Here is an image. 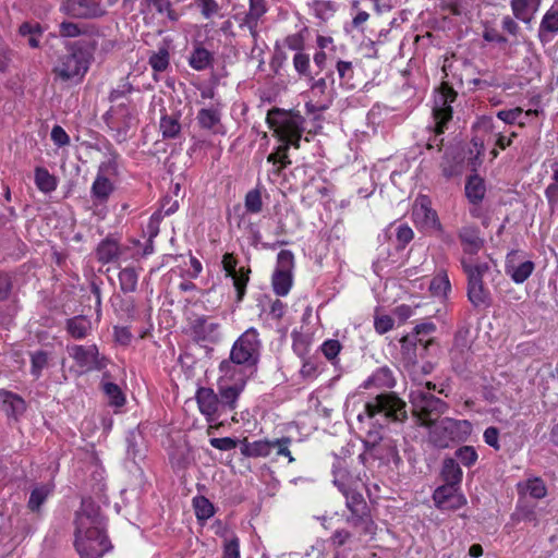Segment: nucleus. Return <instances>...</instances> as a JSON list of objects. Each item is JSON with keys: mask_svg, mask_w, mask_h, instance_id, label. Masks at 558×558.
Masks as SVG:
<instances>
[{"mask_svg": "<svg viewBox=\"0 0 558 558\" xmlns=\"http://www.w3.org/2000/svg\"><path fill=\"white\" fill-rule=\"evenodd\" d=\"M52 493V487L49 484H40L35 486L29 495L27 508L34 513H39L41 506L46 502L49 495Z\"/></svg>", "mask_w": 558, "mask_h": 558, "instance_id": "nucleus-32", "label": "nucleus"}, {"mask_svg": "<svg viewBox=\"0 0 558 558\" xmlns=\"http://www.w3.org/2000/svg\"><path fill=\"white\" fill-rule=\"evenodd\" d=\"M35 184L40 192L48 194L57 189V179L46 168L37 167L35 169Z\"/></svg>", "mask_w": 558, "mask_h": 558, "instance_id": "nucleus-37", "label": "nucleus"}, {"mask_svg": "<svg viewBox=\"0 0 558 558\" xmlns=\"http://www.w3.org/2000/svg\"><path fill=\"white\" fill-rule=\"evenodd\" d=\"M541 1L542 0H511L510 5L513 16L524 24H530L539 9Z\"/></svg>", "mask_w": 558, "mask_h": 558, "instance_id": "nucleus-25", "label": "nucleus"}, {"mask_svg": "<svg viewBox=\"0 0 558 558\" xmlns=\"http://www.w3.org/2000/svg\"><path fill=\"white\" fill-rule=\"evenodd\" d=\"M342 494L345 497V506L350 511L345 522L356 529L361 535H375L376 524L363 495L356 490V487Z\"/></svg>", "mask_w": 558, "mask_h": 558, "instance_id": "nucleus-4", "label": "nucleus"}, {"mask_svg": "<svg viewBox=\"0 0 558 558\" xmlns=\"http://www.w3.org/2000/svg\"><path fill=\"white\" fill-rule=\"evenodd\" d=\"M456 457L465 466H472L477 460V452L472 446H463L456 451Z\"/></svg>", "mask_w": 558, "mask_h": 558, "instance_id": "nucleus-56", "label": "nucleus"}, {"mask_svg": "<svg viewBox=\"0 0 558 558\" xmlns=\"http://www.w3.org/2000/svg\"><path fill=\"white\" fill-rule=\"evenodd\" d=\"M197 122L204 130L211 132L213 134L219 133L221 128L220 112L214 108H202L197 112Z\"/></svg>", "mask_w": 558, "mask_h": 558, "instance_id": "nucleus-29", "label": "nucleus"}, {"mask_svg": "<svg viewBox=\"0 0 558 558\" xmlns=\"http://www.w3.org/2000/svg\"><path fill=\"white\" fill-rule=\"evenodd\" d=\"M196 401L201 413L206 417L207 422H214L222 413L221 403L218 395L214 389L208 387H199L196 391Z\"/></svg>", "mask_w": 558, "mask_h": 558, "instance_id": "nucleus-15", "label": "nucleus"}, {"mask_svg": "<svg viewBox=\"0 0 558 558\" xmlns=\"http://www.w3.org/2000/svg\"><path fill=\"white\" fill-rule=\"evenodd\" d=\"M258 351H230V359L220 363L222 373L218 381L219 402L221 411H232L236 408V401L244 390L246 381L257 367Z\"/></svg>", "mask_w": 558, "mask_h": 558, "instance_id": "nucleus-1", "label": "nucleus"}, {"mask_svg": "<svg viewBox=\"0 0 558 558\" xmlns=\"http://www.w3.org/2000/svg\"><path fill=\"white\" fill-rule=\"evenodd\" d=\"M457 98V92L448 84L442 83L438 94L435 96L433 117L435 121L434 132L438 136L442 134L447 128V123L452 119L451 104Z\"/></svg>", "mask_w": 558, "mask_h": 558, "instance_id": "nucleus-9", "label": "nucleus"}, {"mask_svg": "<svg viewBox=\"0 0 558 558\" xmlns=\"http://www.w3.org/2000/svg\"><path fill=\"white\" fill-rule=\"evenodd\" d=\"M465 194L472 204L480 203L485 195V184L477 174L471 175L465 184Z\"/></svg>", "mask_w": 558, "mask_h": 558, "instance_id": "nucleus-36", "label": "nucleus"}, {"mask_svg": "<svg viewBox=\"0 0 558 558\" xmlns=\"http://www.w3.org/2000/svg\"><path fill=\"white\" fill-rule=\"evenodd\" d=\"M244 206L247 213L258 214L263 209L262 194L259 190L254 189L246 193Z\"/></svg>", "mask_w": 558, "mask_h": 558, "instance_id": "nucleus-50", "label": "nucleus"}, {"mask_svg": "<svg viewBox=\"0 0 558 558\" xmlns=\"http://www.w3.org/2000/svg\"><path fill=\"white\" fill-rule=\"evenodd\" d=\"M435 506L442 511H454L466 504V498L459 493L458 486L442 485L433 494Z\"/></svg>", "mask_w": 558, "mask_h": 558, "instance_id": "nucleus-14", "label": "nucleus"}, {"mask_svg": "<svg viewBox=\"0 0 558 558\" xmlns=\"http://www.w3.org/2000/svg\"><path fill=\"white\" fill-rule=\"evenodd\" d=\"M0 404L5 415L14 421H17L26 411V402L24 399L5 389H0Z\"/></svg>", "mask_w": 558, "mask_h": 558, "instance_id": "nucleus-19", "label": "nucleus"}, {"mask_svg": "<svg viewBox=\"0 0 558 558\" xmlns=\"http://www.w3.org/2000/svg\"><path fill=\"white\" fill-rule=\"evenodd\" d=\"M381 441L383 436L380 429L375 426L369 428L363 439L366 452L375 459L399 463L401 459L397 448L391 444V441L385 442L384 445H381Z\"/></svg>", "mask_w": 558, "mask_h": 558, "instance_id": "nucleus-11", "label": "nucleus"}, {"mask_svg": "<svg viewBox=\"0 0 558 558\" xmlns=\"http://www.w3.org/2000/svg\"><path fill=\"white\" fill-rule=\"evenodd\" d=\"M222 558H240V542L236 536L226 539Z\"/></svg>", "mask_w": 558, "mask_h": 558, "instance_id": "nucleus-62", "label": "nucleus"}, {"mask_svg": "<svg viewBox=\"0 0 558 558\" xmlns=\"http://www.w3.org/2000/svg\"><path fill=\"white\" fill-rule=\"evenodd\" d=\"M74 544L81 558H100L111 548L102 526L87 527L83 532L75 530Z\"/></svg>", "mask_w": 558, "mask_h": 558, "instance_id": "nucleus-8", "label": "nucleus"}, {"mask_svg": "<svg viewBox=\"0 0 558 558\" xmlns=\"http://www.w3.org/2000/svg\"><path fill=\"white\" fill-rule=\"evenodd\" d=\"M73 357L85 372L99 371L106 366L105 359L99 355V351H74Z\"/></svg>", "mask_w": 558, "mask_h": 558, "instance_id": "nucleus-27", "label": "nucleus"}, {"mask_svg": "<svg viewBox=\"0 0 558 558\" xmlns=\"http://www.w3.org/2000/svg\"><path fill=\"white\" fill-rule=\"evenodd\" d=\"M331 76L327 74L326 77L315 78L313 75L307 80L311 82L310 92L314 97H317L320 100H325L326 98H330L332 100V96L328 92L327 78Z\"/></svg>", "mask_w": 558, "mask_h": 558, "instance_id": "nucleus-44", "label": "nucleus"}, {"mask_svg": "<svg viewBox=\"0 0 558 558\" xmlns=\"http://www.w3.org/2000/svg\"><path fill=\"white\" fill-rule=\"evenodd\" d=\"M48 356L45 351H36L32 354V373L38 377L41 369L47 365Z\"/></svg>", "mask_w": 558, "mask_h": 558, "instance_id": "nucleus-64", "label": "nucleus"}, {"mask_svg": "<svg viewBox=\"0 0 558 558\" xmlns=\"http://www.w3.org/2000/svg\"><path fill=\"white\" fill-rule=\"evenodd\" d=\"M301 118H289L280 128V141L281 145H289L295 148L300 147V141L302 137L303 129L301 128Z\"/></svg>", "mask_w": 558, "mask_h": 558, "instance_id": "nucleus-23", "label": "nucleus"}, {"mask_svg": "<svg viewBox=\"0 0 558 558\" xmlns=\"http://www.w3.org/2000/svg\"><path fill=\"white\" fill-rule=\"evenodd\" d=\"M435 331L436 325L432 322H425L416 325L414 331L411 335L405 336L402 341L414 347L421 345L423 349H427L428 347L436 344L435 338L433 337Z\"/></svg>", "mask_w": 558, "mask_h": 558, "instance_id": "nucleus-20", "label": "nucleus"}, {"mask_svg": "<svg viewBox=\"0 0 558 558\" xmlns=\"http://www.w3.org/2000/svg\"><path fill=\"white\" fill-rule=\"evenodd\" d=\"M62 10L75 19H97L106 13L100 2L96 0H64Z\"/></svg>", "mask_w": 558, "mask_h": 558, "instance_id": "nucleus-13", "label": "nucleus"}, {"mask_svg": "<svg viewBox=\"0 0 558 558\" xmlns=\"http://www.w3.org/2000/svg\"><path fill=\"white\" fill-rule=\"evenodd\" d=\"M95 40H77L66 46L65 53L58 57L52 72L62 82H81L87 73L96 49Z\"/></svg>", "mask_w": 558, "mask_h": 558, "instance_id": "nucleus-2", "label": "nucleus"}, {"mask_svg": "<svg viewBox=\"0 0 558 558\" xmlns=\"http://www.w3.org/2000/svg\"><path fill=\"white\" fill-rule=\"evenodd\" d=\"M412 216L416 226L425 230L441 231L442 226L436 210L432 208V201L426 195H420L414 203Z\"/></svg>", "mask_w": 558, "mask_h": 558, "instance_id": "nucleus-12", "label": "nucleus"}, {"mask_svg": "<svg viewBox=\"0 0 558 558\" xmlns=\"http://www.w3.org/2000/svg\"><path fill=\"white\" fill-rule=\"evenodd\" d=\"M138 275L132 267L122 269L119 274L120 288L123 292H134L137 288Z\"/></svg>", "mask_w": 558, "mask_h": 558, "instance_id": "nucleus-42", "label": "nucleus"}, {"mask_svg": "<svg viewBox=\"0 0 558 558\" xmlns=\"http://www.w3.org/2000/svg\"><path fill=\"white\" fill-rule=\"evenodd\" d=\"M193 337L196 341L215 344L219 341V324L208 323L205 317H198L192 324Z\"/></svg>", "mask_w": 558, "mask_h": 558, "instance_id": "nucleus-21", "label": "nucleus"}, {"mask_svg": "<svg viewBox=\"0 0 558 558\" xmlns=\"http://www.w3.org/2000/svg\"><path fill=\"white\" fill-rule=\"evenodd\" d=\"M517 252L512 251L507 256L505 271L515 283H523L532 275L535 269V264L532 260H525L520 264H514L513 257Z\"/></svg>", "mask_w": 558, "mask_h": 558, "instance_id": "nucleus-22", "label": "nucleus"}, {"mask_svg": "<svg viewBox=\"0 0 558 558\" xmlns=\"http://www.w3.org/2000/svg\"><path fill=\"white\" fill-rule=\"evenodd\" d=\"M458 239L461 243L465 257L476 255L485 244L481 231L475 225H466L459 229Z\"/></svg>", "mask_w": 558, "mask_h": 558, "instance_id": "nucleus-17", "label": "nucleus"}, {"mask_svg": "<svg viewBox=\"0 0 558 558\" xmlns=\"http://www.w3.org/2000/svg\"><path fill=\"white\" fill-rule=\"evenodd\" d=\"M558 33V10H548L542 19L538 38L542 43H548L551 39L550 35Z\"/></svg>", "mask_w": 558, "mask_h": 558, "instance_id": "nucleus-30", "label": "nucleus"}, {"mask_svg": "<svg viewBox=\"0 0 558 558\" xmlns=\"http://www.w3.org/2000/svg\"><path fill=\"white\" fill-rule=\"evenodd\" d=\"M268 7L265 0H248V11L245 13L241 27L246 26L256 45L258 39L259 20L267 13Z\"/></svg>", "mask_w": 558, "mask_h": 558, "instance_id": "nucleus-18", "label": "nucleus"}, {"mask_svg": "<svg viewBox=\"0 0 558 558\" xmlns=\"http://www.w3.org/2000/svg\"><path fill=\"white\" fill-rule=\"evenodd\" d=\"M121 254V248L116 240L110 238L104 239L96 248V258L101 264L116 262Z\"/></svg>", "mask_w": 558, "mask_h": 558, "instance_id": "nucleus-28", "label": "nucleus"}, {"mask_svg": "<svg viewBox=\"0 0 558 558\" xmlns=\"http://www.w3.org/2000/svg\"><path fill=\"white\" fill-rule=\"evenodd\" d=\"M259 339L258 332L255 328H248L242 336L233 343L231 349H255L258 347Z\"/></svg>", "mask_w": 558, "mask_h": 558, "instance_id": "nucleus-46", "label": "nucleus"}, {"mask_svg": "<svg viewBox=\"0 0 558 558\" xmlns=\"http://www.w3.org/2000/svg\"><path fill=\"white\" fill-rule=\"evenodd\" d=\"M333 484L339 488L341 493L348 492L349 489L356 487L357 480L353 477L347 470L341 465V461H337L333 464Z\"/></svg>", "mask_w": 558, "mask_h": 558, "instance_id": "nucleus-33", "label": "nucleus"}, {"mask_svg": "<svg viewBox=\"0 0 558 558\" xmlns=\"http://www.w3.org/2000/svg\"><path fill=\"white\" fill-rule=\"evenodd\" d=\"M248 274L250 269L245 270L244 268H240L236 276L231 277L236 291V302H241L244 298L246 284L248 282Z\"/></svg>", "mask_w": 558, "mask_h": 558, "instance_id": "nucleus-53", "label": "nucleus"}, {"mask_svg": "<svg viewBox=\"0 0 558 558\" xmlns=\"http://www.w3.org/2000/svg\"><path fill=\"white\" fill-rule=\"evenodd\" d=\"M470 336H471V330L469 327H465V326L460 327L454 335V347L457 349L470 348L471 347Z\"/></svg>", "mask_w": 558, "mask_h": 558, "instance_id": "nucleus-63", "label": "nucleus"}, {"mask_svg": "<svg viewBox=\"0 0 558 558\" xmlns=\"http://www.w3.org/2000/svg\"><path fill=\"white\" fill-rule=\"evenodd\" d=\"M160 131L163 138H175L181 132L179 117L165 114L160 119Z\"/></svg>", "mask_w": 558, "mask_h": 558, "instance_id": "nucleus-40", "label": "nucleus"}, {"mask_svg": "<svg viewBox=\"0 0 558 558\" xmlns=\"http://www.w3.org/2000/svg\"><path fill=\"white\" fill-rule=\"evenodd\" d=\"M450 288V281L447 275L435 276L429 284L430 292L436 296H446Z\"/></svg>", "mask_w": 558, "mask_h": 558, "instance_id": "nucleus-51", "label": "nucleus"}, {"mask_svg": "<svg viewBox=\"0 0 558 558\" xmlns=\"http://www.w3.org/2000/svg\"><path fill=\"white\" fill-rule=\"evenodd\" d=\"M144 2L148 8H153L157 13L166 14L169 21L177 22L179 20V14L172 9L170 0H144Z\"/></svg>", "mask_w": 558, "mask_h": 558, "instance_id": "nucleus-43", "label": "nucleus"}, {"mask_svg": "<svg viewBox=\"0 0 558 558\" xmlns=\"http://www.w3.org/2000/svg\"><path fill=\"white\" fill-rule=\"evenodd\" d=\"M66 329L73 338L82 339L90 330V322L84 316H75L68 319Z\"/></svg>", "mask_w": 558, "mask_h": 558, "instance_id": "nucleus-39", "label": "nucleus"}, {"mask_svg": "<svg viewBox=\"0 0 558 558\" xmlns=\"http://www.w3.org/2000/svg\"><path fill=\"white\" fill-rule=\"evenodd\" d=\"M288 150H289V145H280V146H278L276 151H274V153L268 155L267 161L271 162L274 165H276L277 162H280L281 166L278 169V171H280L281 169L287 168L291 163V161H290V159L288 157Z\"/></svg>", "mask_w": 558, "mask_h": 558, "instance_id": "nucleus-54", "label": "nucleus"}, {"mask_svg": "<svg viewBox=\"0 0 558 558\" xmlns=\"http://www.w3.org/2000/svg\"><path fill=\"white\" fill-rule=\"evenodd\" d=\"M149 64L156 72L165 71L169 65V52L166 48H160L149 57Z\"/></svg>", "mask_w": 558, "mask_h": 558, "instance_id": "nucleus-52", "label": "nucleus"}, {"mask_svg": "<svg viewBox=\"0 0 558 558\" xmlns=\"http://www.w3.org/2000/svg\"><path fill=\"white\" fill-rule=\"evenodd\" d=\"M210 446L221 451H230L235 449L239 445V441L231 437H222V438H210Z\"/></svg>", "mask_w": 558, "mask_h": 558, "instance_id": "nucleus-61", "label": "nucleus"}, {"mask_svg": "<svg viewBox=\"0 0 558 558\" xmlns=\"http://www.w3.org/2000/svg\"><path fill=\"white\" fill-rule=\"evenodd\" d=\"M102 390L107 398L109 399V403L114 407H121L125 402V398L120 387L113 383H105L102 385Z\"/></svg>", "mask_w": 558, "mask_h": 558, "instance_id": "nucleus-49", "label": "nucleus"}, {"mask_svg": "<svg viewBox=\"0 0 558 558\" xmlns=\"http://www.w3.org/2000/svg\"><path fill=\"white\" fill-rule=\"evenodd\" d=\"M415 351H407L408 354V363L407 367L410 372V374L416 376V375H427L430 374L434 369V364L430 362H418V361H412L411 354H414Z\"/></svg>", "mask_w": 558, "mask_h": 558, "instance_id": "nucleus-48", "label": "nucleus"}, {"mask_svg": "<svg viewBox=\"0 0 558 558\" xmlns=\"http://www.w3.org/2000/svg\"><path fill=\"white\" fill-rule=\"evenodd\" d=\"M525 489L531 497L536 499L545 497L547 493L545 483L539 477H534L526 481Z\"/></svg>", "mask_w": 558, "mask_h": 558, "instance_id": "nucleus-55", "label": "nucleus"}, {"mask_svg": "<svg viewBox=\"0 0 558 558\" xmlns=\"http://www.w3.org/2000/svg\"><path fill=\"white\" fill-rule=\"evenodd\" d=\"M59 34L62 37H77L85 34V29L82 28L78 24L73 22H62L59 25Z\"/></svg>", "mask_w": 558, "mask_h": 558, "instance_id": "nucleus-58", "label": "nucleus"}, {"mask_svg": "<svg viewBox=\"0 0 558 558\" xmlns=\"http://www.w3.org/2000/svg\"><path fill=\"white\" fill-rule=\"evenodd\" d=\"M396 236L398 241L397 247L402 250L413 240L414 232L407 223H402L398 226Z\"/></svg>", "mask_w": 558, "mask_h": 558, "instance_id": "nucleus-57", "label": "nucleus"}, {"mask_svg": "<svg viewBox=\"0 0 558 558\" xmlns=\"http://www.w3.org/2000/svg\"><path fill=\"white\" fill-rule=\"evenodd\" d=\"M213 62V54L204 47L197 46L189 58L190 65L196 71L207 69Z\"/></svg>", "mask_w": 558, "mask_h": 558, "instance_id": "nucleus-38", "label": "nucleus"}, {"mask_svg": "<svg viewBox=\"0 0 558 558\" xmlns=\"http://www.w3.org/2000/svg\"><path fill=\"white\" fill-rule=\"evenodd\" d=\"M75 524V530H78V532H83L84 529L87 527L104 526V519L100 515L99 506L90 498L83 499L81 509L76 513Z\"/></svg>", "mask_w": 558, "mask_h": 558, "instance_id": "nucleus-16", "label": "nucleus"}, {"mask_svg": "<svg viewBox=\"0 0 558 558\" xmlns=\"http://www.w3.org/2000/svg\"><path fill=\"white\" fill-rule=\"evenodd\" d=\"M293 66L301 77L308 78L311 73V59L305 52H296L293 57Z\"/></svg>", "mask_w": 558, "mask_h": 558, "instance_id": "nucleus-47", "label": "nucleus"}, {"mask_svg": "<svg viewBox=\"0 0 558 558\" xmlns=\"http://www.w3.org/2000/svg\"><path fill=\"white\" fill-rule=\"evenodd\" d=\"M461 266L468 278V284L484 283L483 277L489 270L486 262H476L472 257H461Z\"/></svg>", "mask_w": 558, "mask_h": 558, "instance_id": "nucleus-24", "label": "nucleus"}, {"mask_svg": "<svg viewBox=\"0 0 558 558\" xmlns=\"http://www.w3.org/2000/svg\"><path fill=\"white\" fill-rule=\"evenodd\" d=\"M396 384L392 372L387 366L378 368L364 384L365 389L375 386L381 388H392Z\"/></svg>", "mask_w": 558, "mask_h": 558, "instance_id": "nucleus-34", "label": "nucleus"}, {"mask_svg": "<svg viewBox=\"0 0 558 558\" xmlns=\"http://www.w3.org/2000/svg\"><path fill=\"white\" fill-rule=\"evenodd\" d=\"M441 475L445 485L458 486L462 480V470L453 458H446L442 462Z\"/></svg>", "mask_w": 558, "mask_h": 558, "instance_id": "nucleus-35", "label": "nucleus"}, {"mask_svg": "<svg viewBox=\"0 0 558 558\" xmlns=\"http://www.w3.org/2000/svg\"><path fill=\"white\" fill-rule=\"evenodd\" d=\"M118 154L111 151L109 158L98 166L96 178L92 184L90 197L95 206L104 205L114 192L111 178L118 175Z\"/></svg>", "mask_w": 558, "mask_h": 558, "instance_id": "nucleus-7", "label": "nucleus"}, {"mask_svg": "<svg viewBox=\"0 0 558 558\" xmlns=\"http://www.w3.org/2000/svg\"><path fill=\"white\" fill-rule=\"evenodd\" d=\"M364 415L371 420L381 416L384 423L404 422L408 417L407 404L395 392H385L376 396L364 407V413L357 418L363 420Z\"/></svg>", "mask_w": 558, "mask_h": 558, "instance_id": "nucleus-3", "label": "nucleus"}, {"mask_svg": "<svg viewBox=\"0 0 558 558\" xmlns=\"http://www.w3.org/2000/svg\"><path fill=\"white\" fill-rule=\"evenodd\" d=\"M430 427V441L439 448H447L453 441L465 440L472 432L469 421L450 417L438 420Z\"/></svg>", "mask_w": 558, "mask_h": 558, "instance_id": "nucleus-6", "label": "nucleus"}, {"mask_svg": "<svg viewBox=\"0 0 558 558\" xmlns=\"http://www.w3.org/2000/svg\"><path fill=\"white\" fill-rule=\"evenodd\" d=\"M352 537L353 535L350 531L345 529H338L332 533L329 541L336 550H339V548L350 542Z\"/></svg>", "mask_w": 558, "mask_h": 558, "instance_id": "nucleus-59", "label": "nucleus"}, {"mask_svg": "<svg viewBox=\"0 0 558 558\" xmlns=\"http://www.w3.org/2000/svg\"><path fill=\"white\" fill-rule=\"evenodd\" d=\"M410 402L421 425L432 426L447 411L448 405L432 392L417 387L410 392Z\"/></svg>", "mask_w": 558, "mask_h": 558, "instance_id": "nucleus-5", "label": "nucleus"}, {"mask_svg": "<svg viewBox=\"0 0 558 558\" xmlns=\"http://www.w3.org/2000/svg\"><path fill=\"white\" fill-rule=\"evenodd\" d=\"M201 9V13L205 19H210L218 14L220 7L216 0H195Z\"/></svg>", "mask_w": 558, "mask_h": 558, "instance_id": "nucleus-60", "label": "nucleus"}, {"mask_svg": "<svg viewBox=\"0 0 558 558\" xmlns=\"http://www.w3.org/2000/svg\"><path fill=\"white\" fill-rule=\"evenodd\" d=\"M294 255L289 250H282L277 256V266L272 274L271 284L274 292L279 296H284L289 293L293 276Z\"/></svg>", "mask_w": 558, "mask_h": 558, "instance_id": "nucleus-10", "label": "nucleus"}, {"mask_svg": "<svg viewBox=\"0 0 558 558\" xmlns=\"http://www.w3.org/2000/svg\"><path fill=\"white\" fill-rule=\"evenodd\" d=\"M466 295L470 303L478 307H489L492 304L490 293L484 283L481 284H468Z\"/></svg>", "mask_w": 558, "mask_h": 558, "instance_id": "nucleus-31", "label": "nucleus"}, {"mask_svg": "<svg viewBox=\"0 0 558 558\" xmlns=\"http://www.w3.org/2000/svg\"><path fill=\"white\" fill-rule=\"evenodd\" d=\"M19 33L23 37H28L27 41L32 48L39 47V37L43 34V29L38 23L24 22L20 26Z\"/></svg>", "mask_w": 558, "mask_h": 558, "instance_id": "nucleus-41", "label": "nucleus"}, {"mask_svg": "<svg viewBox=\"0 0 558 558\" xmlns=\"http://www.w3.org/2000/svg\"><path fill=\"white\" fill-rule=\"evenodd\" d=\"M193 506L199 521L208 520L215 513L214 505L204 496L195 497Z\"/></svg>", "mask_w": 558, "mask_h": 558, "instance_id": "nucleus-45", "label": "nucleus"}, {"mask_svg": "<svg viewBox=\"0 0 558 558\" xmlns=\"http://www.w3.org/2000/svg\"><path fill=\"white\" fill-rule=\"evenodd\" d=\"M274 449V440H256L250 442L246 438L240 441V451L247 458L268 457Z\"/></svg>", "mask_w": 558, "mask_h": 558, "instance_id": "nucleus-26", "label": "nucleus"}]
</instances>
